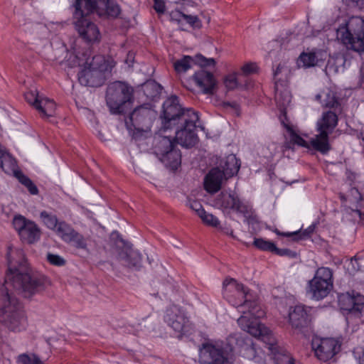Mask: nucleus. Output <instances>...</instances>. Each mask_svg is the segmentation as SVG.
I'll return each mask as SVG.
<instances>
[{"mask_svg":"<svg viewBox=\"0 0 364 364\" xmlns=\"http://www.w3.org/2000/svg\"><path fill=\"white\" fill-rule=\"evenodd\" d=\"M7 259L5 282H0V322L11 331H21L26 328L27 316L23 305L9 292V287H13L23 297L31 298L45 289L46 279L29 274L22 250L9 247Z\"/></svg>","mask_w":364,"mask_h":364,"instance_id":"obj_1","label":"nucleus"},{"mask_svg":"<svg viewBox=\"0 0 364 364\" xmlns=\"http://www.w3.org/2000/svg\"><path fill=\"white\" fill-rule=\"evenodd\" d=\"M114 66L113 61L106 60L100 55L87 58L84 69L78 73L79 82L85 86L100 87L104 84L107 74L111 73Z\"/></svg>","mask_w":364,"mask_h":364,"instance_id":"obj_2","label":"nucleus"},{"mask_svg":"<svg viewBox=\"0 0 364 364\" xmlns=\"http://www.w3.org/2000/svg\"><path fill=\"white\" fill-rule=\"evenodd\" d=\"M134 88L127 82L115 81L106 91V103L112 114H123L134 102Z\"/></svg>","mask_w":364,"mask_h":364,"instance_id":"obj_3","label":"nucleus"},{"mask_svg":"<svg viewBox=\"0 0 364 364\" xmlns=\"http://www.w3.org/2000/svg\"><path fill=\"white\" fill-rule=\"evenodd\" d=\"M154 153L167 167L176 170L181 164V154L174 138L157 134L153 140Z\"/></svg>","mask_w":364,"mask_h":364,"instance_id":"obj_4","label":"nucleus"},{"mask_svg":"<svg viewBox=\"0 0 364 364\" xmlns=\"http://www.w3.org/2000/svg\"><path fill=\"white\" fill-rule=\"evenodd\" d=\"M333 272L328 267L318 268L306 286V294L316 301L326 297L333 287Z\"/></svg>","mask_w":364,"mask_h":364,"instance_id":"obj_5","label":"nucleus"},{"mask_svg":"<svg viewBox=\"0 0 364 364\" xmlns=\"http://www.w3.org/2000/svg\"><path fill=\"white\" fill-rule=\"evenodd\" d=\"M338 38L346 46L359 53H364V19L355 16L349 19L346 31H339Z\"/></svg>","mask_w":364,"mask_h":364,"instance_id":"obj_6","label":"nucleus"},{"mask_svg":"<svg viewBox=\"0 0 364 364\" xmlns=\"http://www.w3.org/2000/svg\"><path fill=\"white\" fill-rule=\"evenodd\" d=\"M189 114H183L181 118L179 125L173 127H176L174 139L176 144L184 147L193 146L198 141V136L195 131L198 126L197 124L199 120L198 114V112H191Z\"/></svg>","mask_w":364,"mask_h":364,"instance_id":"obj_7","label":"nucleus"},{"mask_svg":"<svg viewBox=\"0 0 364 364\" xmlns=\"http://www.w3.org/2000/svg\"><path fill=\"white\" fill-rule=\"evenodd\" d=\"M85 11L80 9L79 1L75 5V9L73 13L74 25L80 37L86 43L93 44L98 43L101 38V34L98 26L86 18Z\"/></svg>","mask_w":364,"mask_h":364,"instance_id":"obj_8","label":"nucleus"},{"mask_svg":"<svg viewBox=\"0 0 364 364\" xmlns=\"http://www.w3.org/2000/svg\"><path fill=\"white\" fill-rule=\"evenodd\" d=\"M78 0H75L73 6ZM80 9L85 11V14L95 13L101 18H117L121 12L119 6L111 0H79Z\"/></svg>","mask_w":364,"mask_h":364,"instance_id":"obj_9","label":"nucleus"},{"mask_svg":"<svg viewBox=\"0 0 364 364\" xmlns=\"http://www.w3.org/2000/svg\"><path fill=\"white\" fill-rule=\"evenodd\" d=\"M165 322L178 333V337L188 336L194 332V326L186 312L178 306L172 305L166 311Z\"/></svg>","mask_w":364,"mask_h":364,"instance_id":"obj_10","label":"nucleus"},{"mask_svg":"<svg viewBox=\"0 0 364 364\" xmlns=\"http://www.w3.org/2000/svg\"><path fill=\"white\" fill-rule=\"evenodd\" d=\"M196 112L193 109H183L179 103L178 97L172 95L167 98L163 104V124L165 129L179 125L183 114Z\"/></svg>","mask_w":364,"mask_h":364,"instance_id":"obj_11","label":"nucleus"},{"mask_svg":"<svg viewBox=\"0 0 364 364\" xmlns=\"http://www.w3.org/2000/svg\"><path fill=\"white\" fill-rule=\"evenodd\" d=\"M237 323L243 331L270 345L271 349L274 348L275 338L269 329L257 320H252L248 316L242 315L237 319Z\"/></svg>","mask_w":364,"mask_h":364,"instance_id":"obj_12","label":"nucleus"},{"mask_svg":"<svg viewBox=\"0 0 364 364\" xmlns=\"http://www.w3.org/2000/svg\"><path fill=\"white\" fill-rule=\"evenodd\" d=\"M215 205L223 212L235 211L250 218L252 213V208L244 203L235 193L221 192L215 199Z\"/></svg>","mask_w":364,"mask_h":364,"instance_id":"obj_13","label":"nucleus"},{"mask_svg":"<svg viewBox=\"0 0 364 364\" xmlns=\"http://www.w3.org/2000/svg\"><path fill=\"white\" fill-rule=\"evenodd\" d=\"M223 296L232 306L241 308L242 305L248 304L247 299L248 289L242 284L238 283L232 278H226L223 284Z\"/></svg>","mask_w":364,"mask_h":364,"instance_id":"obj_14","label":"nucleus"},{"mask_svg":"<svg viewBox=\"0 0 364 364\" xmlns=\"http://www.w3.org/2000/svg\"><path fill=\"white\" fill-rule=\"evenodd\" d=\"M115 254L116 259L125 267L136 269H139L141 267V254L123 240L117 241Z\"/></svg>","mask_w":364,"mask_h":364,"instance_id":"obj_15","label":"nucleus"},{"mask_svg":"<svg viewBox=\"0 0 364 364\" xmlns=\"http://www.w3.org/2000/svg\"><path fill=\"white\" fill-rule=\"evenodd\" d=\"M13 225L21 239L28 244H33L40 239L41 231L37 225L22 215L16 216Z\"/></svg>","mask_w":364,"mask_h":364,"instance_id":"obj_16","label":"nucleus"},{"mask_svg":"<svg viewBox=\"0 0 364 364\" xmlns=\"http://www.w3.org/2000/svg\"><path fill=\"white\" fill-rule=\"evenodd\" d=\"M26 101L33 106L42 117H48L54 114L55 103L53 100L39 95L37 90H29L24 94Z\"/></svg>","mask_w":364,"mask_h":364,"instance_id":"obj_17","label":"nucleus"},{"mask_svg":"<svg viewBox=\"0 0 364 364\" xmlns=\"http://www.w3.org/2000/svg\"><path fill=\"white\" fill-rule=\"evenodd\" d=\"M311 346L316 356L324 362L333 358L341 348L338 341L331 338L314 339Z\"/></svg>","mask_w":364,"mask_h":364,"instance_id":"obj_18","label":"nucleus"},{"mask_svg":"<svg viewBox=\"0 0 364 364\" xmlns=\"http://www.w3.org/2000/svg\"><path fill=\"white\" fill-rule=\"evenodd\" d=\"M338 301L341 310L348 314L360 315L364 311V296L355 291L340 294Z\"/></svg>","mask_w":364,"mask_h":364,"instance_id":"obj_19","label":"nucleus"},{"mask_svg":"<svg viewBox=\"0 0 364 364\" xmlns=\"http://www.w3.org/2000/svg\"><path fill=\"white\" fill-rule=\"evenodd\" d=\"M155 116L156 114L151 109L139 106L133 110L129 118L135 129L147 132L150 130Z\"/></svg>","mask_w":364,"mask_h":364,"instance_id":"obj_20","label":"nucleus"},{"mask_svg":"<svg viewBox=\"0 0 364 364\" xmlns=\"http://www.w3.org/2000/svg\"><path fill=\"white\" fill-rule=\"evenodd\" d=\"M193 78L204 94L213 95L215 92L217 80L212 73L202 68L196 72Z\"/></svg>","mask_w":364,"mask_h":364,"instance_id":"obj_21","label":"nucleus"},{"mask_svg":"<svg viewBox=\"0 0 364 364\" xmlns=\"http://www.w3.org/2000/svg\"><path fill=\"white\" fill-rule=\"evenodd\" d=\"M226 348V346L214 345L210 343H205L199 348L198 362L200 364H220L219 360L214 359L215 355Z\"/></svg>","mask_w":364,"mask_h":364,"instance_id":"obj_22","label":"nucleus"},{"mask_svg":"<svg viewBox=\"0 0 364 364\" xmlns=\"http://www.w3.org/2000/svg\"><path fill=\"white\" fill-rule=\"evenodd\" d=\"M224 178L223 173L218 167L212 168L205 177L204 188L210 193L218 192L221 188Z\"/></svg>","mask_w":364,"mask_h":364,"instance_id":"obj_23","label":"nucleus"},{"mask_svg":"<svg viewBox=\"0 0 364 364\" xmlns=\"http://www.w3.org/2000/svg\"><path fill=\"white\" fill-rule=\"evenodd\" d=\"M289 322L293 328H300L306 326L309 321V314L306 308L301 305L294 306L289 314Z\"/></svg>","mask_w":364,"mask_h":364,"instance_id":"obj_24","label":"nucleus"},{"mask_svg":"<svg viewBox=\"0 0 364 364\" xmlns=\"http://www.w3.org/2000/svg\"><path fill=\"white\" fill-rule=\"evenodd\" d=\"M338 120V116L334 112H323L321 118L316 123L317 131H325L331 134L337 126Z\"/></svg>","mask_w":364,"mask_h":364,"instance_id":"obj_25","label":"nucleus"},{"mask_svg":"<svg viewBox=\"0 0 364 364\" xmlns=\"http://www.w3.org/2000/svg\"><path fill=\"white\" fill-rule=\"evenodd\" d=\"M310 141L311 146L316 151L322 154H326L331 149V146L329 143V134L325 131L318 132Z\"/></svg>","mask_w":364,"mask_h":364,"instance_id":"obj_26","label":"nucleus"},{"mask_svg":"<svg viewBox=\"0 0 364 364\" xmlns=\"http://www.w3.org/2000/svg\"><path fill=\"white\" fill-rule=\"evenodd\" d=\"M315 97L323 107L337 108L340 106L336 93L328 87L321 90Z\"/></svg>","mask_w":364,"mask_h":364,"instance_id":"obj_27","label":"nucleus"},{"mask_svg":"<svg viewBox=\"0 0 364 364\" xmlns=\"http://www.w3.org/2000/svg\"><path fill=\"white\" fill-rule=\"evenodd\" d=\"M220 166L223 176L225 178H228L237 173L240 167V163L235 155L230 154L225 158Z\"/></svg>","mask_w":364,"mask_h":364,"instance_id":"obj_28","label":"nucleus"},{"mask_svg":"<svg viewBox=\"0 0 364 364\" xmlns=\"http://www.w3.org/2000/svg\"><path fill=\"white\" fill-rule=\"evenodd\" d=\"M269 350L274 355V359L275 364H294L295 360L292 358L287 352L279 349L277 345V341L275 340L274 344V348H270V345H267Z\"/></svg>","mask_w":364,"mask_h":364,"instance_id":"obj_29","label":"nucleus"},{"mask_svg":"<svg viewBox=\"0 0 364 364\" xmlns=\"http://www.w3.org/2000/svg\"><path fill=\"white\" fill-rule=\"evenodd\" d=\"M142 90L147 98L153 100L160 94L161 87L155 81L150 80L142 85Z\"/></svg>","mask_w":364,"mask_h":364,"instance_id":"obj_30","label":"nucleus"},{"mask_svg":"<svg viewBox=\"0 0 364 364\" xmlns=\"http://www.w3.org/2000/svg\"><path fill=\"white\" fill-rule=\"evenodd\" d=\"M291 98V95L287 90H279L277 85L276 86L275 100L282 112L284 111L286 107L289 105Z\"/></svg>","mask_w":364,"mask_h":364,"instance_id":"obj_31","label":"nucleus"},{"mask_svg":"<svg viewBox=\"0 0 364 364\" xmlns=\"http://www.w3.org/2000/svg\"><path fill=\"white\" fill-rule=\"evenodd\" d=\"M193 63H195V60L192 57L185 55L181 59L174 62L173 67L178 73H186L191 68Z\"/></svg>","mask_w":364,"mask_h":364,"instance_id":"obj_32","label":"nucleus"},{"mask_svg":"<svg viewBox=\"0 0 364 364\" xmlns=\"http://www.w3.org/2000/svg\"><path fill=\"white\" fill-rule=\"evenodd\" d=\"M57 234L65 242L70 240L71 235L75 231L69 224L64 221H60L55 228Z\"/></svg>","mask_w":364,"mask_h":364,"instance_id":"obj_33","label":"nucleus"},{"mask_svg":"<svg viewBox=\"0 0 364 364\" xmlns=\"http://www.w3.org/2000/svg\"><path fill=\"white\" fill-rule=\"evenodd\" d=\"M315 229V225H310L308 228H306L304 230H299L293 232H283V233H279V235H282L285 237H292L293 240L298 241L299 240H304L306 239L313 233Z\"/></svg>","mask_w":364,"mask_h":364,"instance_id":"obj_34","label":"nucleus"},{"mask_svg":"<svg viewBox=\"0 0 364 364\" xmlns=\"http://www.w3.org/2000/svg\"><path fill=\"white\" fill-rule=\"evenodd\" d=\"M248 304L242 305L241 308L246 309L247 308V313L250 316L255 318V320L257 318H262L265 313L264 311L261 308V306L255 301H251L248 300Z\"/></svg>","mask_w":364,"mask_h":364,"instance_id":"obj_35","label":"nucleus"},{"mask_svg":"<svg viewBox=\"0 0 364 364\" xmlns=\"http://www.w3.org/2000/svg\"><path fill=\"white\" fill-rule=\"evenodd\" d=\"M16 178L22 185L27 188L28 191L31 195H37L38 193V189L37 186L28 176L24 175L22 171L17 172L16 173Z\"/></svg>","mask_w":364,"mask_h":364,"instance_id":"obj_36","label":"nucleus"},{"mask_svg":"<svg viewBox=\"0 0 364 364\" xmlns=\"http://www.w3.org/2000/svg\"><path fill=\"white\" fill-rule=\"evenodd\" d=\"M241 353L245 358L249 360L254 359L256 357L257 351L250 338H245V344L241 347Z\"/></svg>","mask_w":364,"mask_h":364,"instance_id":"obj_37","label":"nucleus"},{"mask_svg":"<svg viewBox=\"0 0 364 364\" xmlns=\"http://www.w3.org/2000/svg\"><path fill=\"white\" fill-rule=\"evenodd\" d=\"M299 59L303 63V65L306 68L317 65L318 63V55L316 52L302 53Z\"/></svg>","mask_w":364,"mask_h":364,"instance_id":"obj_38","label":"nucleus"},{"mask_svg":"<svg viewBox=\"0 0 364 364\" xmlns=\"http://www.w3.org/2000/svg\"><path fill=\"white\" fill-rule=\"evenodd\" d=\"M43 223L51 230H55L59 223L56 215L49 213L47 211H42L40 214Z\"/></svg>","mask_w":364,"mask_h":364,"instance_id":"obj_39","label":"nucleus"},{"mask_svg":"<svg viewBox=\"0 0 364 364\" xmlns=\"http://www.w3.org/2000/svg\"><path fill=\"white\" fill-rule=\"evenodd\" d=\"M17 363L18 364H44L40 358L33 353L19 355L17 358Z\"/></svg>","mask_w":364,"mask_h":364,"instance_id":"obj_40","label":"nucleus"},{"mask_svg":"<svg viewBox=\"0 0 364 364\" xmlns=\"http://www.w3.org/2000/svg\"><path fill=\"white\" fill-rule=\"evenodd\" d=\"M67 242L72 243L77 249L86 250L87 246L86 239L77 231L74 232Z\"/></svg>","mask_w":364,"mask_h":364,"instance_id":"obj_41","label":"nucleus"},{"mask_svg":"<svg viewBox=\"0 0 364 364\" xmlns=\"http://www.w3.org/2000/svg\"><path fill=\"white\" fill-rule=\"evenodd\" d=\"M284 126L290 134L291 140L294 143L303 147H309L308 143L298 134H296L291 127L289 124L282 122Z\"/></svg>","mask_w":364,"mask_h":364,"instance_id":"obj_42","label":"nucleus"},{"mask_svg":"<svg viewBox=\"0 0 364 364\" xmlns=\"http://www.w3.org/2000/svg\"><path fill=\"white\" fill-rule=\"evenodd\" d=\"M200 218L205 225L213 228H220V223L219 220L213 214L205 210L204 214H202Z\"/></svg>","mask_w":364,"mask_h":364,"instance_id":"obj_43","label":"nucleus"},{"mask_svg":"<svg viewBox=\"0 0 364 364\" xmlns=\"http://www.w3.org/2000/svg\"><path fill=\"white\" fill-rule=\"evenodd\" d=\"M253 245L258 249L264 251H269L272 252L275 248V245L269 241L264 240L262 238H256L254 240Z\"/></svg>","mask_w":364,"mask_h":364,"instance_id":"obj_44","label":"nucleus"},{"mask_svg":"<svg viewBox=\"0 0 364 364\" xmlns=\"http://www.w3.org/2000/svg\"><path fill=\"white\" fill-rule=\"evenodd\" d=\"M289 73V70L282 64H279L277 69L274 71V78L275 80L276 86L277 85V80L286 79Z\"/></svg>","mask_w":364,"mask_h":364,"instance_id":"obj_45","label":"nucleus"},{"mask_svg":"<svg viewBox=\"0 0 364 364\" xmlns=\"http://www.w3.org/2000/svg\"><path fill=\"white\" fill-rule=\"evenodd\" d=\"M47 260L48 262L54 266L62 267L64 266L66 263V261L64 258L58 255H54L51 253H48L47 255Z\"/></svg>","mask_w":364,"mask_h":364,"instance_id":"obj_46","label":"nucleus"},{"mask_svg":"<svg viewBox=\"0 0 364 364\" xmlns=\"http://www.w3.org/2000/svg\"><path fill=\"white\" fill-rule=\"evenodd\" d=\"M224 84L229 90L235 89L238 85L236 74L233 73L226 76L224 80Z\"/></svg>","mask_w":364,"mask_h":364,"instance_id":"obj_47","label":"nucleus"},{"mask_svg":"<svg viewBox=\"0 0 364 364\" xmlns=\"http://www.w3.org/2000/svg\"><path fill=\"white\" fill-rule=\"evenodd\" d=\"M352 211L358 215L361 223L364 225V199L360 197V200L356 204L355 208H352Z\"/></svg>","mask_w":364,"mask_h":364,"instance_id":"obj_48","label":"nucleus"},{"mask_svg":"<svg viewBox=\"0 0 364 364\" xmlns=\"http://www.w3.org/2000/svg\"><path fill=\"white\" fill-rule=\"evenodd\" d=\"M196 62L201 67L214 66L215 64L213 58H206L200 54L196 55Z\"/></svg>","mask_w":364,"mask_h":364,"instance_id":"obj_49","label":"nucleus"},{"mask_svg":"<svg viewBox=\"0 0 364 364\" xmlns=\"http://www.w3.org/2000/svg\"><path fill=\"white\" fill-rule=\"evenodd\" d=\"M353 355L359 364H364V348L360 346L355 348L353 350Z\"/></svg>","mask_w":364,"mask_h":364,"instance_id":"obj_50","label":"nucleus"},{"mask_svg":"<svg viewBox=\"0 0 364 364\" xmlns=\"http://www.w3.org/2000/svg\"><path fill=\"white\" fill-rule=\"evenodd\" d=\"M190 208L194 210L197 215L200 217L202 214H204L205 210L203 208L202 205L198 200H193L190 203Z\"/></svg>","mask_w":364,"mask_h":364,"instance_id":"obj_51","label":"nucleus"},{"mask_svg":"<svg viewBox=\"0 0 364 364\" xmlns=\"http://www.w3.org/2000/svg\"><path fill=\"white\" fill-rule=\"evenodd\" d=\"M257 66L255 63H247L242 67V71L245 75H250L257 71Z\"/></svg>","mask_w":364,"mask_h":364,"instance_id":"obj_52","label":"nucleus"},{"mask_svg":"<svg viewBox=\"0 0 364 364\" xmlns=\"http://www.w3.org/2000/svg\"><path fill=\"white\" fill-rule=\"evenodd\" d=\"M154 9L159 14H164L166 9L165 3L163 0H154Z\"/></svg>","mask_w":364,"mask_h":364,"instance_id":"obj_53","label":"nucleus"},{"mask_svg":"<svg viewBox=\"0 0 364 364\" xmlns=\"http://www.w3.org/2000/svg\"><path fill=\"white\" fill-rule=\"evenodd\" d=\"M180 15L183 18V20H185L191 26H194L195 23L198 21V18L196 16L186 15L183 13H180Z\"/></svg>","mask_w":364,"mask_h":364,"instance_id":"obj_54","label":"nucleus"},{"mask_svg":"<svg viewBox=\"0 0 364 364\" xmlns=\"http://www.w3.org/2000/svg\"><path fill=\"white\" fill-rule=\"evenodd\" d=\"M272 252L279 256H291L294 255V253L289 249H279L276 246Z\"/></svg>","mask_w":364,"mask_h":364,"instance_id":"obj_55","label":"nucleus"},{"mask_svg":"<svg viewBox=\"0 0 364 364\" xmlns=\"http://www.w3.org/2000/svg\"><path fill=\"white\" fill-rule=\"evenodd\" d=\"M223 106L224 107H231L235 111H237L239 109V106L236 102H224Z\"/></svg>","mask_w":364,"mask_h":364,"instance_id":"obj_56","label":"nucleus"},{"mask_svg":"<svg viewBox=\"0 0 364 364\" xmlns=\"http://www.w3.org/2000/svg\"><path fill=\"white\" fill-rule=\"evenodd\" d=\"M240 312H242V313H243V314H247V312H246L245 311H244V310H240Z\"/></svg>","mask_w":364,"mask_h":364,"instance_id":"obj_57","label":"nucleus"}]
</instances>
